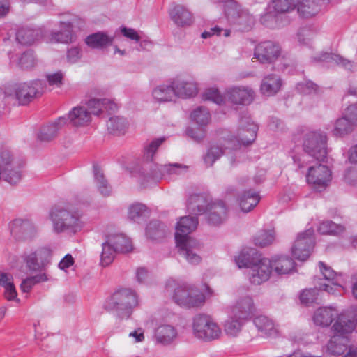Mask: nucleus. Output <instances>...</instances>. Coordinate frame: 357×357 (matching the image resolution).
I'll return each instance as SVG.
<instances>
[{"instance_id":"nucleus-1","label":"nucleus","mask_w":357,"mask_h":357,"mask_svg":"<svg viewBox=\"0 0 357 357\" xmlns=\"http://www.w3.org/2000/svg\"><path fill=\"white\" fill-rule=\"evenodd\" d=\"M356 321L347 314H342L332 325L331 335L326 344V354L334 356L357 357V347L349 345V335L356 328Z\"/></svg>"},{"instance_id":"nucleus-2","label":"nucleus","mask_w":357,"mask_h":357,"mask_svg":"<svg viewBox=\"0 0 357 357\" xmlns=\"http://www.w3.org/2000/svg\"><path fill=\"white\" fill-rule=\"evenodd\" d=\"M165 140V137L158 138L144 146L143 157L146 163L144 169H149L146 174L154 180L172 178L174 176L185 172L188 169L187 166L178 163L160 165L153 162L156 151Z\"/></svg>"},{"instance_id":"nucleus-3","label":"nucleus","mask_w":357,"mask_h":357,"mask_svg":"<svg viewBox=\"0 0 357 357\" xmlns=\"http://www.w3.org/2000/svg\"><path fill=\"white\" fill-rule=\"evenodd\" d=\"M49 216L52 223V229L56 234L65 232L75 234L83 226L79 213L68 205L54 206Z\"/></svg>"},{"instance_id":"nucleus-4","label":"nucleus","mask_w":357,"mask_h":357,"mask_svg":"<svg viewBox=\"0 0 357 357\" xmlns=\"http://www.w3.org/2000/svg\"><path fill=\"white\" fill-rule=\"evenodd\" d=\"M326 135L321 132H310L305 135L303 149L301 155L293 156L295 164L299 169L304 168L310 162V158L317 160H324L326 157Z\"/></svg>"},{"instance_id":"nucleus-5","label":"nucleus","mask_w":357,"mask_h":357,"mask_svg":"<svg viewBox=\"0 0 357 357\" xmlns=\"http://www.w3.org/2000/svg\"><path fill=\"white\" fill-rule=\"evenodd\" d=\"M254 312L255 305L251 297L246 296L238 300L236 304L231 307L229 317L225 321L226 333L231 336H236Z\"/></svg>"},{"instance_id":"nucleus-6","label":"nucleus","mask_w":357,"mask_h":357,"mask_svg":"<svg viewBox=\"0 0 357 357\" xmlns=\"http://www.w3.org/2000/svg\"><path fill=\"white\" fill-rule=\"evenodd\" d=\"M138 305V296L130 289H120L108 298L104 305L107 311H114L120 318L128 319Z\"/></svg>"},{"instance_id":"nucleus-7","label":"nucleus","mask_w":357,"mask_h":357,"mask_svg":"<svg viewBox=\"0 0 357 357\" xmlns=\"http://www.w3.org/2000/svg\"><path fill=\"white\" fill-rule=\"evenodd\" d=\"M192 327L194 335L205 342L216 340L222 333L220 326L213 318L204 314L194 317Z\"/></svg>"},{"instance_id":"nucleus-8","label":"nucleus","mask_w":357,"mask_h":357,"mask_svg":"<svg viewBox=\"0 0 357 357\" xmlns=\"http://www.w3.org/2000/svg\"><path fill=\"white\" fill-rule=\"evenodd\" d=\"M258 126L249 116H243L239 120V126L236 136L229 138L228 148L236 149L241 145L247 146L256 139Z\"/></svg>"},{"instance_id":"nucleus-9","label":"nucleus","mask_w":357,"mask_h":357,"mask_svg":"<svg viewBox=\"0 0 357 357\" xmlns=\"http://www.w3.org/2000/svg\"><path fill=\"white\" fill-rule=\"evenodd\" d=\"M319 267L325 280L328 283L320 284L319 289L325 291L333 295H342L344 292V284L345 281L342 273H337L330 266L324 262H319Z\"/></svg>"},{"instance_id":"nucleus-10","label":"nucleus","mask_w":357,"mask_h":357,"mask_svg":"<svg viewBox=\"0 0 357 357\" xmlns=\"http://www.w3.org/2000/svg\"><path fill=\"white\" fill-rule=\"evenodd\" d=\"M173 298L178 305L187 307H198L205 301V296L197 288L189 285L178 287L175 289Z\"/></svg>"},{"instance_id":"nucleus-11","label":"nucleus","mask_w":357,"mask_h":357,"mask_svg":"<svg viewBox=\"0 0 357 357\" xmlns=\"http://www.w3.org/2000/svg\"><path fill=\"white\" fill-rule=\"evenodd\" d=\"M213 3L225 2V13L227 17L241 26L242 31H249L254 24V17L246 11L238 10V5L234 0H211Z\"/></svg>"},{"instance_id":"nucleus-12","label":"nucleus","mask_w":357,"mask_h":357,"mask_svg":"<svg viewBox=\"0 0 357 357\" xmlns=\"http://www.w3.org/2000/svg\"><path fill=\"white\" fill-rule=\"evenodd\" d=\"M45 86L40 79L20 83L15 88L16 98L20 105H26L43 93Z\"/></svg>"},{"instance_id":"nucleus-13","label":"nucleus","mask_w":357,"mask_h":357,"mask_svg":"<svg viewBox=\"0 0 357 357\" xmlns=\"http://www.w3.org/2000/svg\"><path fill=\"white\" fill-rule=\"evenodd\" d=\"M356 122L357 104H353L347 107L342 116L335 121L332 134L335 137H344L354 130Z\"/></svg>"},{"instance_id":"nucleus-14","label":"nucleus","mask_w":357,"mask_h":357,"mask_svg":"<svg viewBox=\"0 0 357 357\" xmlns=\"http://www.w3.org/2000/svg\"><path fill=\"white\" fill-rule=\"evenodd\" d=\"M51 250L47 248H40L23 255L26 268L31 272H40L50 263Z\"/></svg>"},{"instance_id":"nucleus-15","label":"nucleus","mask_w":357,"mask_h":357,"mask_svg":"<svg viewBox=\"0 0 357 357\" xmlns=\"http://www.w3.org/2000/svg\"><path fill=\"white\" fill-rule=\"evenodd\" d=\"M314 243V230L312 229H308L298 234L291 248L293 256L299 261L306 260L310 257Z\"/></svg>"},{"instance_id":"nucleus-16","label":"nucleus","mask_w":357,"mask_h":357,"mask_svg":"<svg viewBox=\"0 0 357 357\" xmlns=\"http://www.w3.org/2000/svg\"><path fill=\"white\" fill-rule=\"evenodd\" d=\"M178 253L190 264H198L202 261V244L197 240L187 239L176 242Z\"/></svg>"},{"instance_id":"nucleus-17","label":"nucleus","mask_w":357,"mask_h":357,"mask_svg":"<svg viewBox=\"0 0 357 357\" xmlns=\"http://www.w3.org/2000/svg\"><path fill=\"white\" fill-rule=\"evenodd\" d=\"M306 179L312 188L321 191L329 184L331 180V171L327 166L321 164L311 166L308 168Z\"/></svg>"},{"instance_id":"nucleus-18","label":"nucleus","mask_w":357,"mask_h":357,"mask_svg":"<svg viewBox=\"0 0 357 357\" xmlns=\"http://www.w3.org/2000/svg\"><path fill=\"white\" fill-rule=\"evenodd\" d=\"M272 273L270 259L263 258L250 266L248 278L252 284L260 285L269 279Z\"/></svg>"},{"instance_id":"nucleus-19","label":"nucleus","mask_w":357,"mask_h":357,"mask_svg":"<svg viewBox=\"0 0 357 357\" xmlns=\"http://www.w3.org/2000/svg\"><path fill=\"white\" fill-rule=\"evenodd\" d=\"M280 51L281 48L278 43L264 41L255 47L252 59H255L261 63H271L278 59Z\"/></svg>"},{"instance_id":"nucleus-20","label":"nucleus","mask_w":357,"mask_h":357,"mask_svg":"<svg viewBox=\"0 0 357 357\" xmlns=\"http://www.w3.org/2000/svg\"><path fill=\"white\" fill-rule=\"evenodd\" d=\"M254 97V91L245 86H234L225 91V98L234 105H248Z\"/></svg>"},{"instance_id":"nucleus-21","label":"nucleus","mask_w":357,"mask_h":357,"mask_svg":"<svg viewBox=\"0 0 357 357\" xmlns=\"http://www.w3.org/2000/svg\"><path fill=\"white\" fill-rule=\"evenodd\" d=\"M197 225L198 219L195 216L181 218L176 227V242L180 241V240L192 239V238L189 236V234L197 229Z\"/></svg>"},{"instance_id":"nucleus-22","label":"nucleus","mask_w":357,"mask_h":357,"mask_svg":"<svg viewBox=\"0 0 357 357\" xmlns=\"http://www.w3.org/2000/svg\"><path fill=\"white\" fill-rule=\"evenodd\" d=\"M343 313L339 314L338 310L333 307H319L314 313L313 321L315 325L321 327L329 326L333 321H336L337 317Z\"/></svg>"},{"instance_id":"nucleus-23","label":"nucleus","mask_w":357,"mask_h":357,"mask_svg":"<svg viewBox=\"0 0 357 357\" xmlns=\"http://www.w3.org/2000/svg\"><path fill=\"white\" fill-rule=\"evenodd\" d=\"M253 323L257 330L266 337L275 338L280 335L279 326L266 316L259 315L255 317Z\"/></svg>"},{"instance_id":"nucleus-24","label":"nucleus","mask_w":357,"mask_h":357,"mask_svg":"<svg viewBox=\"0 0 357 357\" xmlns=\"http://www.w3.org/2000/svg\"><path fill=\"white\" fill-rule=\"evenodd\" d=\"M206 220L209 225H219L227 217V208L222 201L213 202L206 211Z\"/></svg>"},{"instance_id":"nucleus-25","label":"nucleus","mask_w":357,"mask_h":357,"mask_svg":"<svg viewBox=\"0 0 357 357\" xmlns=\"http://www.w3.org/2000/svg\"><path fill=\"white\" fill-rule=\"evenodd\" d=\"M211 204L210 199L206 195L195 194L190 196L187 203V208L192 215H198L205 213Z\"/></svg>"},{"instance_id":"nucleus-26","label":"nucleus","mask_w":357,"mask_h":357,"mask_svg":"<svg viewBox=\"0 0 357 357\" xmlns=\"http://www.w3.org/2000/svg\"><path fill=\"white\" fill-rule=\"evenodd\" d=\"M172 83L176 98H188L193 97L197 93V84L193 82L176 78L172 80Z\"/></svg>"},{"instance_id":"nucleus-27","label":"nucleus","mask_w":357,"mask_h":357,"mask_svg":"<svg viewBox=\"0 0 357 357\" xmlns=\"http://www.w3.org/2000/svg\"><path fill=\"white\" fill-rule=\"evenodd\" d=\"M323 7L320 0H297V12L303 18L316 16L322 10Z\"/></svg>"},{"instance_id":"nucleus-28","label":"nucleus","mask_w":357,"mask_h":357,"mask_svg":"<svg viewBox=\"0 0 357 357\" xmlns=\"http://www.w3.org/2000/svg\"><path fill=\"white\" fill-rule=\"evenodd\" d=\"M86 105L89 109L90 116L91 114L98 116L104 111L115 112L117 109V105L107 98H91L87 101Z\"/></svg>"},{"instance_id":"nucleus-29","label":"nucleus","mask_w":357,"mask_h":357,"mask_svg":"<svg viewBox=\"0 0 357 357\" xmlns=\"http://www.w3.org/2000/svg\"><path fill=\"white\" fill-rule=\"evenodd\" d=\"M272 271L277 275L290 273L295 268V262L287 256H275L271 259Z\"/></svg>"},{"instance_id":"nucleus-30","label":"nucleus","mask_w":357,"mask_h":357,"mask_svg":"<svg viewBox=\"0 0 357 357\" xmlns=\"http://www.w3.org/2000/svg\"><path fill=\"white\" fill-rule=\"evenodd\" d=\"M66 120L72 126L80 127L87 125L91 121V117L90 113L85 107L78 106L69 112Z\"/></svg>"},{"instance_id":"nucleus-31","label":"nucleus","mask_w":357,"mask_h":357,"mask_svg":"<svg viewBox=\"0 0 357 357\" xmlns=\"http://www.w3.org/2000/svg\"><path fill=\"white\" fill-rule=\"evenodd\" d=\"M67 123L66 117L61 116L54 122L43 126L38 135L40 141L49 142L56 137L59 130Z\"/></svg>"},{"instance_id":"nucleus-32","label":"nucleus","mask_w":357,"mask_h":357,"mask_svg":"<svg viewBox=\"0 0 357 357\" xmlns=\"http://www.w3.org/2000/svg\"><path fill=\"white\" fill-rule=\"evenodd\" d=\"M173 22L178 26H189L192 22L191 13L182 5H175L169 11Z\"/></svg>"},{"instance_id":"nucleus-33","label":"nucleus","mask_w":357,"mask_h":357,"mask_svg":"<svg viewBox=\"0 0 357 357\" xmlns=\"http://www.w3.org/2000/svg\"><path fill=\"white\" fill-rule=\"evenodd\" d=\"M176 329L169 324L158 326L155 331V339L157 343L168 345L172 343L177 337Z\"/></svg>"},{"instance_id":"nucleus-34","label":"nucleus","mask_w":357,"mask_h":357,"mask_svg":"<svg viewBox=\"0 0 357 357\" xmlns=\"http://www.w3.org/2000/svg\"><path fill=\"white\" fill-rule=\"evenodd\" d=\"M119 252H128L132 250V245L130 238L121 234H115L107 236V240Z\"/></svg>"},{"instance_id":"nucleus-35","label":"nucleus","mask_w":357,"mask_h":357,"mask_svg":"<svg viewBox=\"0 0 357 357\" xmlns=\"http://www.w3.org/2000/svg\"><path fill=\"white\" fill-rule=\"evenodd\" d=\"M94 183L98 191L104 197L112 194V187L106 179L102 170L98 166L93 165Z\"/></svg>"},{"instance_id":"nucleus-36","label":"nucleus","mask_w":357,"mask_h":357,"mask_svg":"<svg viewBox=\"0 0 357 357\" xmlns=\"http://www.w3.org/2000/svg\"><path fill=\"white\" fill-rule=\"evenodd\" d=\"M153 96L159 102H171L176 98L172 81L168 84H161L153 91Z\"/></svg>"},{"instance_id":"nucleus-37","label":"nucleus","mask_w":357,"mask_h":357,"mask_svg":"<svg viewBox=\"0 0 357 357\" xmlns=\"http://www.w3.org/2000/svg\"><path fill=\"white\" fill-rule=\"evenodd\" d=\"M281 84V80L277 75H269L262 80L260 90L264 95L271 96L280 90Z\"/></svg>"},{"instance_id":"nucleus-38","label":"nucleus","mask_w":357,"mask_h":357,"mask_svg":"<svg viewBox=\"0 0 357 357\" xmlns=\"http://www.w3.org/2000/svg\"><path fill=\"white\" fill-rule=\"evenodd\" d=\"M40 31L29 27H23L17 30L16 40L19 43L29 45L38 40L40 36Z\"/></svg>"},{"instance_id":"nucleus-39","label":"nucleus","mask_w":357,"mask_h":357,"mask_svg":"<svg viewBox=\"0 0 357 357\" xmlns=\"http://www.w3.org/2000/svg\"><path fill=\"white\" fill-rule=\"evenodd\" d=\"M314 61H324L327 63L334 62L337 64L341 65L347 70H352L356 66L355 63L349 61L340 55L332 53H322L319 56L313 58Z\"/></svg>"},{"instance_id":"nucleus-40","label":"nucleus","mask_w":357,"mask_h":357,"mask_svg":"<svg viewBox=\"0 0 357 357\" xmlns=\"http://www.w3.org/2000/svg\"><path fill=\"white\" fill-rule=\"evenodd\" d=\"M260 200L258 193L253 190L244 192L239 198V205L243 212H249L255 207Z\"/></svg>"},{"instance_id":"nucleus-41","label":"nucleus","mask_w":357,"mask_h":357,"mask_svg":"<svg viewBox=\"0 0 357 357\" xmlns=\"http://www.w3.org/2000/svg\"><path fill=\"white\" fill-rule=\"evenodd\" d=\"M167 227L158 220L151 221L146 229V234L152 240H159L164 238L167 233Z\"/></svg>"},{"instance_id":"nucleus-42","label":"nucleus","mask_w":357,"mask_h":357,"mask_svg":"<svg viewBox=\"0 0 357 357\" xmlns=\"http://www.w3.org/2000/svg\"><path fill=\"white\" fill-rule=\"evenodd\" d=\"M61 31L53 32L51 40L56 43H68L73 41L72 24L70 22H61Z\"/></svg>"},{"instance_id":"nucleus-43","label":"nucleus","mask_w":357,"mask_h":357,"mask_svg":"<svg viewBox=\"0 0 357 357\" xmlns=\"http://www.w3.org/2000/svg\"><path fill=\"white\" fill-rule=\"evenodd\" d=\"M257 254L254 248H245L241 250L239 255L235 257V263L238 268H249L255 264L254 255Z\"/></svg>"},{"instance_id":"nucleus-44","label":"nucleus","mask_w":357,"mask_h":357,"mask_svg":"<svg viewBox=\"0 0 357 357\" xmlns=\"http://www.w3.org/2000/svg\"><path fill=\"white\" fill-rule=\"evenodd\" d=\"M112 38L102 32L93 33L86 38V43L93 48H103L112 44Z\"/></svg>"},{"instance_id":"nucleus-45","label":"nucleus","mask_w":357,"mask_h":357,"mask_svg":"<svg viewBox=\"0 0 357 357\" xmlns=\"http://www.w3.org/2000/svg\"><path fill=\"white\" fill-rule=\"evenodd\" d=\"M34 230L33 225L27 220H15L10 225V232L14 236L22 234L24 237L31 234Z\"/></svg>"},{"instance_id":"nucleus-46","label":"nucleus","mask_w":357,"mask_h":357,"mask_svg":"<svg viewBox=\"0 0 357 357\" xmlns=\"http://www.w3.org/2000/svg\"><path fill=\"white\" fill-rule=\"evenodd\" d=\"M275 239L274 229H264L260 231L254 238L255 244L259 247H266L272 244Z\"/></svg>"},{"instance_id":"nucleus-47","label":"nucleus","mask_w":357,"mask_h":357,"mask_svg":"<svg viewBox=\"0 0 357 357\" xmlns=\"http://www.w3.org/2000/svg\"><path fill=\"white\" fill-rule=\"evenodd\" d=\"M190 118L192 121L202 127L206 126L209 123L211 115L206 107H198L192 112Z\"/></svg>"},{"instance_id":"nucleus-48","label":"nucleus","mask_w":357,"mask_h":357,"mask_svg":"<svg viewBox=\"0 0 357 357\" xmlns=\"http://www.w3.org/2000/svg\"><path fill=\"white\" fill-rule=\"evenodd\" d=\"M118 252L107 241L102 244L100 264L103 266H109L112 263Z\"/></svg>"},{"instance_id":"nucleus-49","label":"nucleus","mask_w":357,"mask_h":357,"mask_svg":"<svg viewBox=\"0 0 357 357\" xmlns=\"http://www.w3.org/2000/svg\"><path fill=\"white\" fill-rule=\"evenodd\" d=\"M126 126V119L119 116L111 117L107 123L109 132L114 135L123 133Z\"/></svg>"},{"instance_id":"nucleus-50","label":"nucleus","mask_w":357,"mask_h":357,"mask_svg":"<svg viewBox=\"0 0 357 357\" xmlns=\"http://www.w3.org/2000/svg\"><path fill=\"white\" fill-rule=\"evenodd\" d=\"M272 7L276 13H289L296 8L297 0H273Z\"/></svg>"},{"instance_id":"nucleus-51","label":"nucleus","mask_w":357,"mask_h":357,"mask_svg":"<svg viewBox=\"0 0 357 357\" xmlns=\"http://www.w3.org/2000/svg\"><path fill=\"white\" fill-rule=\"evenodd\" d=\"M148 213L147 207L139 203L132 204L128 208V217L134 222H138L142 218H144Z\"/></svg>"},{"instance_id":"nucleus-52","label":"nucleus","mask_w":357,"mask_h":357,"mask_svg":"<svg viewBox=\"0 0 357 357\" xmlns=\"http://www.w3.org/2000/svg\"><path fill=\"white\" fill-rule=\"evenodd\" d=\"M19 160L13 159L10 151L7 149L0 151V169L1 172L9 170V167L19 166Z\"/></svg>"},{"instance_id":"nucleus-53","label":"nucleus","mask_w":357,"mask_h":357,"mask_svg":"<svg viewBox=\"0 0 357 357\" xmlns=\"http://www.w3.org/2000/svg\"><path fill=\"white\" fill-rule=\"evenodd\" d=\"M22 167V162H19V166L17 167H10L9 170L3 171L2 174L4 179L12 185H15L20 182L22 178L21 168Z\"/></svg>"},{"instance_id":"nucleus-54","label":"nucleus","mask_w":357,"mask_h":357,"mask_svg":"<svg viewBox=\"0 0 357 357\" xmlns=\"http://www.w3.org/2000/svg\"><path fill=\"white\" fill-rule=\"evenodd\" d=\"M343 230L344 227L342 225L335 224L331 220L322 222L318 227V231L321 234H337Z\"/></svg>"},{"instance_id":"nucleus-55","label":"nucleus","mask_w":357,"mask_h":357,"mask_svg":"<svg viewBox=\"0 0 357 357\" xmlns=\"http://www.w3.org/2000/svg\"><path fill=\"white\" fill-rule=\"evenodd\" d=\"M222 154L223 151L220 146L217 145L211 146L204 156V163L208 167H211Z\"/></svg>"},{"instance_id":"nucleus-56","label":"nucleus","mask_w":357,"mask_h":357,"mask_svg":"<svg viewBox=\"0 0 357 357\" xmlns=\"http://www.w3.org/2000/svg\"><path fill=\"white\" fill-rule=\"evenodd\" d=\"M3 273L6 275V278L3 280V282H0V286L5 287V297L9 301L14 300L17 296V292L11 282L12 277L8 273Z\"/></svg>"},{"instance_id":"nucleus-57","label":"nucleus","mask_w":357,"mask_h":357,"mask_svg":"<svg viewBox=\"0 0 357 357\" xmlns=\"http://www.w3.org/2000/svg\"><path fill=\"white\" fill-rule=\"evenodd\" d=\"M17 64L22 69L33 68L36 64L33 53L31 50L24 52L19 58Z\"/></svg>"},{"instance_id":"nucleus-58","label":"nucleus","mask_w":357,"mask_h":357,"mask_svg":"<svg viewBox=\"0 0 357 357\" xmlns=\"http://www.w3.org/2000/svg\"><path fill=\"white\" fill-rule=\"evenodd\" d=\"M203 98L206 100H211L218 105L224 102L225 96L220 94V91L215 88H209L203 93Z\"/></svg>"},{"instance_id":"nucleus-59","label":"nucleus","mask_w":357,"mask_h":357,"mask_svg":"<svg viewBox=\"0 0 357 357\" xmlns=\"http://www.w3.org/2000/svg\"><path fill=\"white\" fill-rule=\"evenodd\" d=\"M318 289L317 288L303 290L300 295L301 302L305 305H310L317 300Z\"/></svg>"},{"instance_id":"nucleus-60","label":"nucleus","mask_w":357,"mask_h":357,"mask_svg":"<svg viewBox=\"0 0 357 357\" xmlns=\"http://www.w3.org/2000/svg\"><path fill=\"white\" fill-rule=\"evenodd\" d=\"M45 78L50 86L60 87L63 84L64 73L61 70L55 73H47Z\"/></svg>"},{"instance_id":"nucleus-61","label":"nucleus","mask_w":357,"mask_h":357,"mask_svg":"<svg viewBox=\"0 0 357 357\" xmlns=\"http://www.w3.org/2000/svg\"><path fill=\"white\" fill-rule=\"evenodd\" d=\"M312 32L307 28H302L297 34L298 40L301 44L307 45L312 38Z\"/></svg>"},{"instance_id":"nucleus-62","label":"nucleus","mask_w":357,"mask_h":357,"mask_svg":"<svg viewBox=\"0 0 357 357\" xmlns=\"http://www.w3.org/2000/svg\"><path fill=\"white\" fill-rule=\"evenodd\" d=\"M344 179L349 185L357 186V169L354 167L347 169L344 174Z\"/></svg>"},{"instance_id":"nucleus-63","label":"nucleus","mask_w":357,"mask_h":357,"mask_svg":"<svg viewBox=\"0 0 357 357\" xmlns=\"http://www.w3.org/2000/svg\"><path fill=\"white\" fill-rule=\"evenodd\" d=\"M186 134L195 141L199 142L204 139L205 131L203 128H188Z\"/></svg>"},{"instance_id":"nucleus-64","label":"nucleus","mask_w":357,"mask_h":357,"mask_svg":"<svg viewBox=\"0 0 357 357\" xmlns=\"http://www.w3.org/2000/svg\"><path fill=\"white\" fill-rule=\"evenodd\" d=\"M80 57V50L78 47L71 48L67 52L68 61L71 63H76Z\"/></svg>"}]
</instances>
